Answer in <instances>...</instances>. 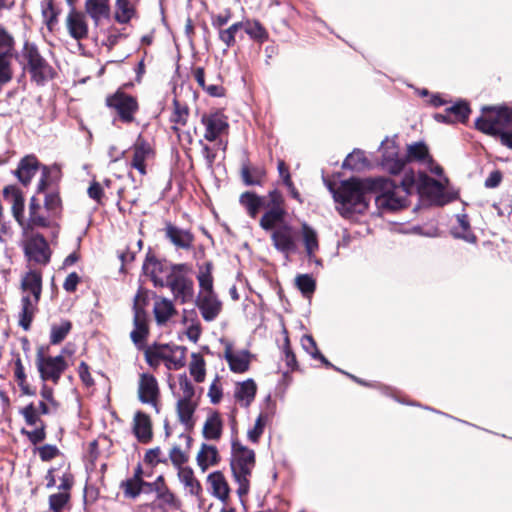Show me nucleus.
<instances>
[{
	"mask_svg": "<svg viewBox=\"0 0 512 512\" xmlns=\"http://www.w3.org/2000/svg\"><path fill=\"white\" fill-rule=\"evenodd\" d=\"M367 184L373 185V192L379 193L375 202L382 211H398L406 207L408 196L412 194L431 203H445L443 185L422 172H406L399 185L385 177H376Z\"/></svg>",
	"mask_w": 512,
	"mask_h": 512,
	"instance_id": "obj_1",
	"label": "nucleus"
},
{
	"mask_svg": "<svg viewBox=\"0 0 512 512\" xmlns=\"http://www.w3.org/2000/svg\"><path fill=\"white\" fill-rule=\"evenodd\" d=\"M380 151L382 153L381 166L390 174H399L404 169L406 162L414 161L437 176L443 174V169L433 161L427 145L422 141L408 145L405 157L399 155V148L392 141L382 142Z\"/></svg>",
	"mask_w": 512,
	"mask_h": 512,
	"instance_id": "obj_2",
	"label": "nucleus"
},
{
	"mask_svg": "<svg viewBox=\"0 0 512 512\" xmlns=\"http://www.w3.org/2000/svg\"><path fill=\"white\" fill-rule=\"evenodd\" d=\"M368 181H374V178H351L342 181L337 189H334L331 183H327L342 215L345 216L353 212L362 213L366 210L368 207L367 194L373 192V185H368Z\"/></svg>",
	"mask_w": 512,
	"mask_h": 512,
	"instance_id": "obj_3",
	"label": "nucleus"
},
{
	"mask_svg": "<svg viewBox=\"0 0 512 512\" xmlns=\"http://www.w3.org/2000/svg\"><path fill=\"white\" fill-rule=\"evenodd\" d=\"M23 295L21 298V310L19 312V325L24 330H29L33 318L37 312L38 303L42 292V277L37 271L28 272L21 281Z\"/></svg>",
	"mask_w": 512,
	"mask_h": 512,
	"instance_id": "obj_4",
	"label": "nucleus"
},
{
	"mask_svg": "<svg viewBox=\"0 0 512 512\" xmlns=\"http://www.w3.org/2000/svg\"><path fill=\"white\" fill-rule=\"evenodd\" d=\"M231 470L238 484L237 494L240 498L249 492L252 470L255 466V453L239 442L232 443Z\"/></svg>",
	"mask_w": 512,
	"mask_h": 512,
	"instance_id": "obj_5",
	"label": "nucleus"
},
{
	"mask_svg": "<svg viewBox=\"0 0 512 512\" xmlns=\"http://www.w3.org/2000/svg\"><path fill=\"white\" fill-rule=\"evenodd\" d=\"M21 64L37 85H44L54 78V68L33 43L26 42L24 44L21 50Z\"/></svg>",
	"mask_w": 512,
	"mask_h": 512,
	"instance_id": "obj_6",
	"label": "nucleus"
},
{
	"mask_svg": "<svg viewBox=\"0 0 512 512\" xmlns=\"http://www.w3.org/2000/svg\"><path fill=\"white\" fill-rule=\"evenodd\" d=\"M484 115L476 119L475 127L479 131L494 137H500L512 128V109L507 107H483Z\"/></svg>",
	"mask_w": 512,
	"mask_h": 512,
	"instance_id": "obj_7",
	"label": "nucleus"
},
{
	"mask_svg": "<svg viewBox=\"0 0 512 512\" xmlns=\"http://www.w3.org/2000/svg\"><path fill=\"white\" fill-rule=\"evenodd\" d=\"M187 266L176 264L169 268L166 275L165 286L169 287L174 298L182 304L194 298L193 280L186 275Z\"/></svg>",
	"mask_w": 512,
	"mask_h": 512,
	"instance_id": "obj_8",
	"label": "nucleus"
},
{
	"mask_svg": "<svg viewBox=\"0 0 512 512\" xmlns=\"http://www.w3.org/2000/svg\"><path fill=\"white\" fill-rule=\"evenodd\" d=\"M264 230L270 232L272 245L285 256L286 260L297 250L296 232L292 225L285 221V218H282L273 227Z\"/></svg>",
	"mask_w": 512,
	"mask_h": 512,
	"instance_id": "obj_9",
	"label": "nucleus"
},
{
	"mask_svg": "<svg viewBox=\"0 0 512 512\" xmlns=\"http://www.w3.org/2000/svg\"><path fill=\"white\" fill-rule=\"evenodd\" d=\"M36 366L43 381H52L57 384L62 373L68 365L62 355L55 357L47 356L43 347L38 348L36 353Z\"/></svg>",
	"mask_w": 512,
	"mask_h": 512,
	"instance_id": "obj_10",
	"label": "nucleus"
},
{
	"mask_svg": "<svg viewBox=\"0 0 512 512\" xmlns=\"http://www.w3.org/2000/svg\"><path fill=\"white\" fill-rule=\"evenodd\" d=\"M110 108L115 109L119 119L124 123H131L138 110L136 98L123 92H116L106 100Z\"/></svg>",
	"mask_w": 512,
	"mask_h": 512,
	"instance_id": "obj_11",
	"label": "nucleus"
},
{
	"mask_svg": "<svg viewBox=\"0 0 512 512\" xmlns=\"http://www.w3.org/2000/svg\"><path fill=\"white\" fill-rule=\"evenodd\" d=\"M160 390L156 378L148 373H143L138 382V398L141 403L151 405L159 413L158 399Z\"/></svg>",
	"mask_w": 512,
	"mask_h": 512,
	"instance_id": "obj_12",
	"label": "nucleus"
},
{
	"mask_svg": "<svg viewBox=\"0 0 512 512\" xmlns=\"http://www.w3.org/2000/svg\"><path fill=\"white\" fill-rule=\"evenodd\" d=\"M201 123L205 127L204 138L210 142L216 141L229 128L227 117L220 111L202 114Z\"/></svg>",
	"mask_w": 512,
	"mask_h": 512,
	"instance_id": "obj_13",
	"label": "nucleus"
},
{
	"mask_svg": "<svg viewBox=\"0 0 512 512\" xmlns=\"http://www.w3.org/2000/svg\"><path fill=\"white\" fill-rule=\"evenodd\" d=\"M158 356L161 361H164L168 370H179L185 366L186 363V347L170 344H159Z\"/></svg>",
	"mask_w": 512,
	"mask_h": 512,
	"instance_id": "obj_14",
	"label": "nucleus"
},
{
	"mask_svg": "<svg viewBox=\"0 0 512 512\" xmlns=\"http://www.w3.org/2000/svg\"><path fill=\"white\" fill-rule=\"evenodd\" d=\"M269 204L268 210L263 214L260 219V227L262 229H268L273 227L282 218H285L286 211L282 207L283 198L278 190L269 192Z\"/></svg>",
	"mask_w": 512,
	"mask_h": 512,
	"instance_id": "obj_15",
	"label": "nucleus"
},
{
	"mask_svg": "<svg viewBox=\"0 0 512 512\" xmlns=\"http://www.w3.org/2000/svg\"><path fill=\"white\" fill-rule=\"evenodd\" d=\"M196 305L207 322L215 320L222 310V303L214 292H199Z\"/></svg>",
	"mask_w": 512,
	"mask_h": 512,
	"instance_id": "obj_16",
	"label": "nucleus"
},
{
	"mask_svg": "<svg viewBox=\"0 0 512 512\" xmlns=\"http://www.w3.org/2000/svg\"><path fill=\"white\" fill-rule=\"evenodd\" d=\"M29 260L39 264H46L50 260V249L47 241L42 235H35L27 242L25 247Z\"/></svg>",
	"mask_w": 512,
	"mask_h": 512,
	"instance_id": "obj_17",
	"label": "nucleus"
},
{
	"mask_svg": "<svg viewBox=\"0 0 512 512\" xmlns=\"http://www.w3.org/2000/svg\"><path fill=\"white\" fill-rule=\"evenodd\" d=\"M66 27L69 35L77 40H83L88 36V24L83 13L72 9L66 17Z\"/></svg>",
	"mask_w": 512,
	"mask_h": 512,
	"instance_id": "obj_18",
	"label": "nucleus"
},
{
	"mask_svg": "<svg viewBox=\"0 0 512 512\" xmlns=\"http://www.w3.org/2000/svg\"><path fill=\"white\" fill-rule=\"evenodd\" d=\"M166 238L177 248L188 250L192 247L194 236L187 230L179 228L171 223L165 226Z\"/></svg>",
	"mask_w": 512,
	"mask_h": 512,
	"instance_id": "obj_19",
	"label": "nucleus"
},
{
	"mask_svg": "<svg viewBox=\"0 0 512 512\" xmlns=\"http://www.w3.org/2000/svg\"><path fill=\"white\" fill-rule=\"evenodd\" d=\"M138 296L135 297L134 303V329L130 333V337L134 344H141L148 335V325L145 311L137 305Z\"/></svg>",
	"mask_w": 512,
	"mask_h": 512,
	"instance_id": "obj_20",
	"label": "nucleus"
},
{
	"mask_svg": "<svg viewBox=\"0 0 512 512\" xmlns=\"http://www.w3.org/2000/svg\"><path fill=\"white\" fill-rule=\"evenodd\" d=\"M133 432L141 443H148L152 439V424L150 417L144 412L138 411L133 419Z\"/></svg>",
	"mask_w": 512,
	"mask_h": 512,
	"instance_id": "obj_21",
	"label": "nucleus"
},
{
	"mask_svg": "<svg viewBox=\"0 0 512 512\" xmlns=\"http://www.w3.org/2000/svg\"><path fill=\"white\" fill-rule=\"evenodd\" d=\"M110 0H86L85 12L92 19L95 26H98L102 20L110 17Z\"/></svg>",
	"mask_w": 512,
	"mask_h": 512,
	"instance_id": "obj_22",
	"label": "nucleus"
},
{
	"mask_svg": "<svg viewBox=\"0 0 512 512\" xmlns=\"http://www.w3.org/2000/svg\"><path fill=\"white\" fill-rule=\"evenodd\" d=\"M39 167L37 158L33 155H28L19 162L15 175L24 186H27L37 173Z\"/></svg>",
	"mask_w": 512,
	"mask_h": 512,
	"instance_id": "obj_23",
	"label": "nucleus"
},
{
	"mask_svg": "<svg viewBox=\"0 0 512 512\" xmlns=\"http://www.w3.org/2000/svg\"><path fill=\"white\" fill-rule=\"evenodd\" d=\"M151 152L152 150L150 145L139 137L133 146L131 166L138 170L141 175L146 174L145 161Z\"/></svg>",
	"mask_w": 512,
	"mask_h": 512,
	"instance_id": "obj_24",
	"label": "nucleus"
},
{
	"mask_svg": "<svg viewBox=\"0 0 512 512\" xmlns=\"http://www.w3.org/2000/svg\"><path fill=\"white\" fill-rule=\"evenodd\" d=\"M4 197L12 203V213L17 222L23 225L24 198L19 189L14 185L3 189Z\"/></svg>",
	"mask_w": 512,
	"mask_h": 512,
	"instance_id": "obj_25",
	"label": "nucleus"
},
{
	"mask_svg": "<svg viewBox=\"0 0 512 512\" xmlns=\"http://www.w3.org/2000/svg\"><path fill=\"white\" fill-rule=\"evenodd\" d=\"M224 358L230 369L236 373H243L249 368V353L247 351L233 352L231 346H227Z\"/></svg>",
	"mask_w": 512,
	"mask_h": 512,
	"instance_id": "obj_26",
	"label": "nucleus"
},
{
	"mask_svg": "<svg viewBox=\"0 0 512 512\" xmlns=\"http://www.w3.org/2000/svg\"><path fill=\"white\" fill-rule=\"evenodd\" d=\"M51 217L53 216L48 214L46 209L43 210L37 198L33 196L29 204V225L31 227H47Z\"/></svg>",
	"mask_w": 512,
	"mask_h": 512,
	"instance_id": "obj_27",
	"label": "nucleus"
},
{
	"mask_svg": "<svg viewBox=\"0 0 512 512\" xmlns=\"http://www.w3.org/2000/svg\"><path fill=\"white\" fill-rule=\"evenodd\" d=\"M257 386L252 379H248L236 386L234 396L243 407H248L255 398Z\"/></svg>",
	"mask_w": 512,
	"mask_h": 512,
	"instance_id": "obj_28",
	"label": "nucleus"
},
{
	"mask_svg": "<svg viewBox=\"0 0 512 512\" xmlns=\"http://www.w3.org/2000/svg\"><path fill=\"white\" fill-rule=\"evenodd\" d=\"M153 312L157 324L165 325L176 314V309L171 300L162 297L155 302Z\"/></svg>",
	"mask_w": 512,
	"mask_h": 512,
	"instance_id": "obj_29",
	"label": "nucleus"
},
{
	"mask_svg": "<svg viewBox=\"0 0 512 512\" xmlns=\"http://www.w3.org/2000/svg\"><path fill=\"white\" fill-rule=\"evenodd\" d=\"M196 460L202 471L207 470L210 466L216 465L219 461L217 448L213 445L203 443L197 454Z\"/></svg>",
	"mask_w": 512,
	"mask_h": 512,
	"instance_id": "obj_30",
	"label": "nucleus"
},
{
	"mask_svg": "<svg viewBox=\"0 0 512 512\" xmlns=\"http://www.w3.org/2000/svg\"><path fill=\"white\" fill-rule=\"evenodd\" d=\"M457 224L453 227L452 234L455 238L463 239L468 243H475L476 236L471 231L468 216L464 213L456 215Z\"/></svg>",
	"mask_w": 512,
	"mask_h": 512,
	"instance_id": "obj_31",
	"label": "nucleus"
},
{
	"mask_svg": "<svg viewBox=\"0 0 512 512\" xmlns=\"http://www.w3.org/2000/svg\"><path fill=\"white\" fill-rule=\"evenodd\" d=\"M301 232L306 255L309 260H312L319 250L318 234L307 223L302 224Z\"/></svg>",
	"mask_w": 512,
	"mask_h": 512,
	"instance_id": "obj_32",
	"label": "nucleus"
},
{
	"mask_svg": "<svg viewBox=\"0 0 512 512\" xmlns=\"http://www.w3.org/2000/svg\"><path fill=\"white\" fill-rule=\"evenodd\" d=\"M208 482L211 485L212 494L222 502H226L230 489L223 474L219 471L211 473L208 476Z\"/></svg>",
	"mask_w": 512,
	"mask_h": 512,
	"instance_id": "obj_33",
	"label": "nucleus"
},
{
	"mask_svg": "<svg viewBox=\"0 0 512 512\" xmlns=\"http://www.w3.org/2000/svg\"><path fill=\"white\" fill-rule=\"evenodd\" d=\"M222 420L217 412L210 414L203 426V436L209 440H218L222 434Z\"/></svg>",
	"mask_w": 512,
	"mask_h": 512,
	"instance_id": "obj_34",
	"label": "nucleus"
},
{
	"mask_svg": "<svg viewBox=\"0 0 512 512\" xmlns=\"http://www.w3.org/2000/svg\"><path fill=\"white\" fill-rule=\"evenodd\" d=\"M240 204L246 209L250 217L255 218L260 209L264 207V198L253 192H244L239 198Z\"/></svg>",
	"mask_w": 512,
	"mask_h": 512,
	"instance_id": "obj_35",
	"label": "nucleus"
},
{
	"mask_svg": "<svg viewBox=\"0 0 512 512\" xmlns=\"http://www.w3.org/2000/svg\"><path fill=\"white\" fill-rule=\"evenodd\" d=\"M142 269L145 275L151 278L155 286H165V280L159 277V274L163 272V264L153 256L146 258Z\"/></svg>",
	"mask_w": 512,
	"mask_h": 512,
	"instance_id": "obj_36",
	"label": "nucleus"
},
{
	"mask_svg": "<svg viewBox=\"0 0 512 512\" xmlns=\"http://www.w3.org/2000/svg\"><path fill=\"white\" fill-rule=\"evenodd\" d=\"M264 177L265 170L261 167H251L247 163L241 167V178L247 186L262 185Z\"/></svg>",
	"mask_w": 512,
	"mask_h": 512,
	"instance_id": "obj_37",
	"label": "nucleus"
},
{
	"mask_svg": "<svg viewBox=\"0 0 512 512\" xmlns=\"http://www.w3.org/2000/svg\"><path fill=\"white\" fill-rule=\"evenodd\" d=\"M178 477L180 482L185 486L191 495H200L202 488L199 481L194 477V473L191 468H180L178 470Z\"/></svg>",
	"mask_w": 512,
	"mask_h": 512,
	"instance_id": "obj_38",
	"label": "nucleus"
},
{
	"mask_svg": "<svg viewBox=\"0 0 512 512\" xmlns=\"http://www.w3.org/2000/svg\"><path fill=\"white\" fill-rule=\"evenodd\" d=\"M135 15V8L129 0H116L114 19L119 24H127Z\"/></svg>",
	"mask_w": 512,
	"mask_h": 512,
	"instance_id": "obj_39",
	"label": "nucleus"
},
{
	"mask_svg": "<svg viewBox=\"0 0 512 512\" xmlns=\"http://www.w3.org/2000/svg\"><path fill=\"white\" fill-rule=\"evenodd\" d=\"M14 60L15 55L0 57V89L13 79Z\"/></svg>",
	"mask_w": 512,
	"mask_h": 512,
	"instance_id": "obj_40",
	"label": "nucleus"
},
{
	"mask_svg": "<svg viewBox=\"0 0 512 512\" xmlns=\"http://www.w3.org/2000/svg\"><path fill=\"white\" fill-rule=\"evenodd\" d=\"M189 372L196 382L201 383L204 381L206 375L205 361L200 354H192Z\"/></svg>",
	"mask_w": 512,
	"mask_h": 512,
	"instance_id": "obj_41",
	"label": "nucleus"
},
{
	"mask_svg": "<svg viewBox=\"0 0 512 512\" xmlns=\"http://www.w3.org/2000/svg\"><path fill=\"white\" fill-rule=\"evenodd\" d=\"M72 328V324L68 320H62L60 323L53 324L50 331V343L53 345L62 342Z\"/></svg>",
	"mask_w": 512,
	"mask_h": 512,
	"instance_id": "obj_42",
	"label": "nucleus"
},
{
	"mask_svg": "<svg viewBox=\"0 0 512 512\" xmlns=\"http://www.w3.org/2000/svg\"><path fill=\"white\" fill-rule=\"evenodd\" d=\"M470 113L469 103L465 100H458L450 105V117L453 116L455 121L466 123Z\"/></svg>",
	"mask_w": 512,
	"mask_h": 512,
	"instance_id": "obj_43",
	"label": "nucleus"
},
{
	"mask_svg": "<svg viewBox=\"0 0 512 512\" xmlns=\"http://www.w3.org/2000/svg\"><path fill=\"white\" fill-rule=\"evenodd\" d=\"M245 32L254 40L264 42L268 38L267 31L260 24V22L254 20H247L243 22V28Z\"/></svg>",
	"mask_w": 512,
	"mask_h": 512,
	"instance_id": "obj_44",
	"label": "nucleus"
},
{
	"mask_svg": "<svg viewBox=\"0 0 512 512\" xmlns=\"http://www.w3.org/2000/svg\"><path fill=\"white\" fill-rule=\"evenodd\" d=\"M194 411L195 404L192 400L178 399L177 414L181 423L190 425Z\"/></svg>",
	"mask_w": 512,
	"mask_h": 512,
	"instance_id": "obj_45",
	"label": "nucleus"
},
{
	"mask_svg": "<svg viewBox=\"0 0 512 512\" xmlns=\"http://www.w3.org/2000/svg\"><path fill=\"white\" fill-rule=\"evenodd\" d=\"M189 110L187 106L181 105L178 101H174V110L170 117V121L174 124L173 130L177 131L179 126H184L187 123Z\"/></svg>",
	"mask_w": 512,
	"mask_h": 512,
	"instance_id": "obj_46",
	"label": "nucleus"
},
{
	"mask_svg": "<svg viewBox=\"0 0 512 512\" xmlns=\"http://www.w3.org/2000/svg\"><path fill=\"white\" fill-rule=\"evenodd\" d=\"M243 28V22H236L226 29L219 30V39L227 48L235 45L237 33Z\"/></svg>",
	"mask_w": 512,
	"mask_h": 512,
	"instance_id": "obj_47",
	"label": "nucleus"
},
{
	"mask_svg": "<svg viewBox=\"0 0 512 512\" xmlns=\"http://www.w3.org/2000/svg\"><path fill=\"white\" fill-rule=\"evenodd\" d=\"M197 279L200 286V292H214L211 263H207L204 268L200 269Z\"/></svg>",
	"mask_w": 512,
	"mask_h": 512,
	"instance_id": "obj_48",
	"label": "nucleus"
},
{
	"mask_svg": "<svg viewBox=\"0 0 512 512\" xmlns=\"http://www.w3.org/2000/svg\"><path fill=\"white\" fill-rule=\"evenodd\" d=\"M15 55L14 38L0 25V57Z\"/></svg>",
	"mask_w": 512,
	"mask_h": 512,
	"instance_id": "obj_49",
	"label": "nucleus"
},
{
	"mask_svg": "<svg viewBox=\"0 0 512 512\" xmlns=\"http://www.w3.org/2000/svg\"><path fill=\"white\" fill-rule=\"evenodd\" d=\"M143 486H150V484L144 482L138 476L122 483L125 495L130 498H136L141 493Z\"/></svg>",
	"mask_w": 512,
	"mask_h": 512,
	"instance_id": "obj_50",
	"label": "nucleus"
},
{
	"mask_svg": "<svg viewBox=\"0 0 512 512\" xmlns=\"http://www.w3.org/2000/svg\"><path fill=\"white\" fill-rule=\"evenodd\" d=\"M366 165V159L362 152L350 153L343 162L342 167L351 170H361Z\"/></svg>",
	"mask_w": 512,
	"mask_h": 512,
	"instance_id": "obj_51",
	"label": "nucleus"
},
{
	"mask_svg": "<svg viewBox=\"0 0 512 512\" xmlns=\"http://www.w3.org/2000/svg\"><path fill=\"white\" fill-rule=\"evenodd\" d=\"M296 286L303 295H311L316 288L315 280L308 274L298 275L295 279Z\"/></svg>",
	"mask_w": 512,
	"mask_h": 512,
	"instance_id": "obj_52",
	"label": "nucleus"
},
{
	"mask_svg": "<svg viewBox=\"0 0 512 512\" xmlns=\"http://www.w3.org/2000/svg\"><path fill=\"white\" fill-rule=\"evenodd\" d=\"M267 419H268L267 415L260 414L255 421L254 427L248 430L247 436L251 442H253V443L258 442L259 438L263 434Z\"/></svg>",
	"mask_w": 512,
	"mask_h": 512,
	"instance_id": "obj_53",
	"label": "nucleus"
},
{
	"mask_svg": "<svg viewBox=\"0 0 512 512\" xmlns=\"http://www.w3.org/2000/svg\"><path fill=\"white\" fill-rule=\"evenodd\" d=\"M45 209L48 214L56 216L61 209V200L57 193H48L45 196Z\"/></svg>",
	"mask_w": 512,
	"mask_h": 512,
	"instance_id": "obj_54",
	"label": "nucleus"
},
{
	"mask_svg": "<svg viewBox=\"0 0 512 512\" xmlns=\"http://www.w3.org/2000/svg\"><path fill=\"white\" fill-rule=\"evenodd\" d=\"M26 423L30 426H35L37 424H43L41 419L39 418L38 409L34 406L33 403H30L26 407H24L21 411Z\"/></svg>",
	"mask_w": 512,
	"mask_h": 512,
	"instance_id": "obj_55",
	"label": "nucleus"
},
{
	"mask_svg": "<svg viewBox=\"0 0 512 512\" xmlns=\"http://www.w3.org/2000/svg\"><path fill=\"white\" fill-rule=\"evenodd\" d=\"M179 389L181 391V397L179 399L192 400L195 391L192 383L188 379L186 374H182L178 378Z\"/></svg>",
	"mask_w": 512,
	"mask_h": 512,
	"instance_id": "obj_56",
	"label": "nucleus"
},
{
	"mask_svg": "<svg viewBox=\"0 0 512 512\" xmlns=\"http://www.w3.org/2000/svg\"><path fill=\"white\" fill-rule=\"evenodd\" d=\"M68 499L69 494L66 492L53 494L49 497V506L54 512H60L68 502Z\"/></svg>",
	"mask_w": 512,
	"mask_h": 512,
	"instance_id": "obj_57",
	"label": "nucleus"
},
{
	"mask_svg": "<svg viewBox=\"0 0 512 512\" xmlns=\"http://www.w3.org/2000/svg\"><path fill=\"white\" fill-rule=\"evenodd\" d=\"M169 458L172 464L176 466L178 470L180 468H183L182 464H184L187 461V456L178 446L172 447L169 453Z\"/></svg>",
	"mask_w": 512,
	"mask_h": 512,
	"instance_id": "obj_58",
	"label": "nucleus"
},
{
	"mask_svg": "<svg viewBox=\"0 0 512 512\" xmlns=\"http://www.w3.org/2000/svg\"><path fill=\"white\" fill-rule=\"evenodd\" d=\"M22 433L25 434L28 439L33 443V444H37V443H40L42 442L45 437H46V433H45V425L44 424H41L39 427H37L35 430L33 431H26V430H22Z\"/></svg>",
	"mask_w": 512,
	"mask_h": 512,
	"instance_id": "obj_59",
	"label": "nucleus"
},
{
	"mask_svg": "<svg viewBox=\"0 0 512 512\" xmlns=\"http://www.w3.org/2000/svg\"><path fill=\"white\" fill-rule=\"evenodd\" d=\"M208 396L210 397V401L213 404H217L220 402L222 398V387L218 378H215L211 383L208 391Z\"/></svg>",
	"mask_w": 512,
	"mask_h": 512,
	"instance_id": "obj_60",
	"label": "nucleus"
},
{
	"mask_svg": "<svg viewBox=\"0 0 512 512\" xmlns=\"http://www.w3.org/2000/svg\"><path fill=\"white\" fill-rule=\"evenodd\" d=\"M301 345L303 349L308 352L313 358L317 357L319 354V350L317 349V345L315 340L310 335H304L301 339Z\"/></svg>",
	"mask_w": 512,
	"mask_h": 512,
	"instance_id": "obj_61",
	"label": "nucleus"
},
{
	"mask_svg": "<svg viewBox=\"0 0 512 512\" xmlns=\"http://www.w3.org/2000/svg\"><path fill=\"white\" fill-rule=\"evenodd\" d=\"M186 335L189 340L196 343L201 335V326L198 320H191L186 329Z\"/></svg>",
	"mask_w": 512,
	"mask_h": 512,
	"instance_id": "obj_62",
	"label": "nucleus"
},
{
	"mask_svg": "<svg viewBox=\"0 0 512 512\" xmlns=\"http://www.w3.org/2000/svg\"><path fill=\"white\" fill-rule=\"evenodd\" d=\"M503 175L499 170L492 171L484 182V186L488 189L496 188L500 185Z\"/></svg>",
	"mask_w": 512,
	"mask_h": 512,
	"instance_id": "obj_63",
	"label": "nucleus"
},
{
	"mask_svg": "<svg viewBox=\"0 0 512 512\" xmlns=\"http://www.w3.org/2000/svg\"><path fill=\"white\" fill-rule=\"evenodd\" d=\"M39 456L43 461H49L56 457L58 454V449L53 445H44L38 449Z\"/></svg>",
	"mask_w": 512,
	"mask_h": 512,
	"instance_id": "obj_64",
	"label": "nucleus"
}]
</instances>
